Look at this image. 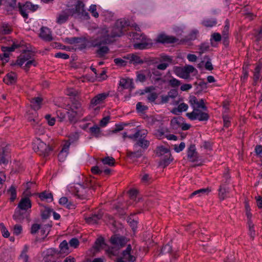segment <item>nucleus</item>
<instances>
[{"label":"nucleus","instance_id":"nucleus-1","mask_svg":"<svg viewBox=\"0 0 262 262\" xmlns=\"http://www.w3.org/2000/svg\"><path fill=\"white\" fill-rule=\"evenodd\" d=\"M128 26V22L126 20L124 19H118L112 28L110 35L108 34V31L106 29L102 30V33H103L104 35L94 41V46L98 47L102 45L110 43L112 42V38L120 37L126 31V28Z\"/></svg>","mask_w":262,"mask_h":262},{"label":"nucleus","instance_id":"nucleus-2","mask_svg":"<svg viewBox=\"0 0 262 262\" xmlns=\"http://www.w3.org/2000/svg\"><path fill=\"white\" fill-rule=\"evenodd\" d=\"M15 64L22 67L27 72L32 66L36 67L37 62L34 59L32 53L27 51L17 57Z\"/></svg>","mask_w":262,"mask_h":262},{"label":"nucleus","instance_id":"nucleus-3","mask_svg":"<svg viewBox=\"0 0 262 262\" xmlns=\"http://www.w3.org/2000/svg\"><path fill=\"white\" fill-rule=\"evenodd\" d=\"M90 181L86 180L84 184H77L72 190V192L81 200H88L92 194Z\"/></svg>","mask_w":262,"mask_h":262},{"label":"nucleus","instance_id":"nucleus-4","mask_svg":"<svg viewBox=\"0 0 262 262\" xmlns=\"http://www.w3.org/2000/svg\"><path fill=\"white\" fill-rule=\"evenodd\" d=\"M32 206L31 201L28 198H21L18 204L17 208L15 211L13 218L16 222H20L25 218V213L26 211L31 208Z\"/></svg>","mask_w":262,"mask_h":262},{"label":"nucleus","instance_id":"nucleus-5","mask_svg":"<svg viewBox=\"0 0 262 262\" xmlns=\"http://www.w3.org/2000/svg\"><path fill=\"white\" fill-rule=\"evenodd\" d=\"M33 148L40 156H48L51 150V147L39 138H36L33 143Z\"/></svg>","mask_w":262,"mask_h":262},{"label":"nucleus","instance_id":"nucleus-6","mask_svg":"<svg viewBox=\"0 0 262 262\" xmlns=\"http://www.w3.org/2000/svg\"><path fill=\"white\" fill-rule=\"evenodd\" d=\"M187 117L191 120H198L200 121H207L209 118L208 113L202 112L194 107L193 111L186 114Z\"/></svg>","mask_w":262,"mask_h":262},{"label":"nucleus","instance_id":"nucleus-7","mask_svg":"<svg viewBox=\"0 0 262 262\" xmlns=\"http://www.w3.org/2000/svg\"><path fill=\"white\" fill-rule=\"evenodd\" d=\"M193 72L197 73L198 71L191 65H186L183 68L179 67L176 69V74L179 77L185 79H188L190 74Z\"/></svg>","mask_w":262,"mask_h":262},{"label":"nucleus","instance_id":"nucleus-8","mask_svg":"<svg viewBox=\"0 0 262 262\" xmlns=\"http://www.w3.org/2000/svg\"><path fill=\"white\" fill-rule=\"evenodd\" d=\"M84 4L80 1H78L74 8H68L73 12L72 16L81 17L85 18L89 17V13L84 9Z\"/></svg>","mask_w":262,"mask_h":262},{"label":"nucleus","instance_id":"nucleus-9","mask_svg":"<svg viewBox=\"0 0 262 262\" xmlns=\"http://www.w3.org/2000/svg\"><path fill=\"white\" fill-rule=\"evenodd\" d=\"M133 38L134 40L141 39V42L136 43L134 45V48L135 49L143 50L147 48L149 43L147 41L148 39L145 35H140L137 33H133Z\"/></svg>","mask_w":262,"mask_h":262},{"label":"nucleus","instance_id":"nucleus-10","mask_svg":"<svg viewBox=\"0 0 262 262\" xmlns=\"http://www.w3.org/2000/svg\"><path fill=\"white\" fill-rule=\"evenodd\" d=\"M20 47V44L14 42L11 47H2V51L4 52L3 54H0V60L4 62H8L9 57V52L14 51L15 49Z\"/></svg>","mask_w":262,"mask_h":262},{"label":"nucleus","instance_id":"nucleus-11","mask_svg":"<svg viewBox=\"0 0 262 262\" xmlns=\"http://www.w3.org/2000/svg\"><path fill=\"white\" fill-rule=\"evenodd\" d=\"M127 239L124 236L114 235L111 236L110 238L111 243L116 246L119 249H121L125 246L127 243Z\"/></svg>","mask_w":262,"mask_h":262},{"label":"nucleus","instance_id":"nucleus-12","mask_svg":"<svg viewBox=\"0 0 262 262\" xmlns=\"http://www.w3.org/2000/svg\"><path fill=\"white\" fill-rule=\"evenodd\" d=\"M108 96L109 93L107 92L97 94L91 99L90 106L94 107L97 105L103 103Z\"/></svg>","mask_w":262,"mask_h":262},{"label":"nucleus","instance_id":"nucleus-13","mask_svg":"<svg viewBox=\"0 0 262 262\" xmlns=\"http://www.w3.org/2000/svg\"><path fill=\"white\" fill-rule=\"evenodd\" d=\"M73 12L67 9L58 13L56 17V23L59 25L65 23L70 16H72Z\"/></svg>","mask_w":262,"mask_h":262},{"label":"nucleus","instance_id":"nucleus-14","mask_svg":"<svg viewBox=\"0 0 262 262\" xmlns=\"http://www.w3.org/2000/svg\"><path fill=\"white\" fill-rule=\"evenodd\" d=\"M178 39L172 36L167 35L164 33H161L158 35L156 38L157 42L162 43H172L177 42Z\"/></svg>","mask_w":262,"mask_h":262},{"label":"nucleus","instance_id":"nucleus-15","mask_svg":"<svg viewBox=\"0 0 262 262\" xmlns=\"http://www.w3.org/2000/svg\"><path fill=\"white\" fill-rule=\"evenodd\" d=\"M132 248L130 245H128L126 249L121 253V257L128 262H134L136 257L132 254Z\"/></svg>","mask_w":262,"mask_h":262},{"label":"nucleus","instance_id":"nucleus-16","mask_svg":"<svg viewBox=\"0 0 262 262\" xmlns=\"http://www.w3.org/2000/svg\"><path fill=\"white\" fill-rule=\"evenodd\" d=\"M147 134L148 132L146 129H145V135L144 136H139V137L137 140L136 143L135 144L134 147H137V146H140L144 150L147 149L149 146V141L145 139Z\"/></svg>","mask_w":262,"mask_h":262},{"label":"nucleus","instance_id":"nucleus-17","mask_svg":"<svg viewBox=\"0 0 262 262\" xmlns=\"http://www.w3.org/2000/svg\"><path fill=\"white\" fill-rule=\"evenodd\" d=\"M187 157L191 162H195L198 160L199 156L194 145L191 144L187 150Z\"/></svg>","mask_w":262,"mask_h":262},{"label":"nucleus","instance_id":"nucleus-18","mask_svg":"<svg viewBox=\"0 0 262 262\" xmlns=\"http://www.w3.org/2000/svg\"><path fill=\"white\" fill-rule=\"evenodd\" d=\"M103 216V213L101 211L99 210L98 212L92 214L91 216L85 218V221L89 224H97Z\"/></svg>","mask_w":262,"mask_h":262},{"label":"nucleus","instance_id":"nucleus-19","mask_svg":"<svg viewBox=\"0 0 262 262\" xmlns=\"http://www.w3.org/2000/svg\"><path fill=\"white\" fill-rule=\"evenodd\" d=\"M124 59L129 60V63L142 64L144 61L138 55L134 54H129L123 57Z\"/></svg>","mask_w":262,"mask_h":262},{"label":"nucleus","instance_id":"nucleus-20","mask_svg":"<svg viewBox=\"0 0 262 262\" xmlns=\"http://www.w3.org/2000/svg\"><path fill=\"white\" fill-rule=\"evenodd\" d=\"M39 36L45 41H50L53 39L51 31L47 27L41 28Z\"/></svg>","mask_w":262,"mask_h":262},{"label":"nucleus","instance_id":"nucleus-21","mask_svg":"<svg viewBox=\"0 0 262 262\" xmlns=\"http://www.w3.org/2000/svg\"><path fill=\"white\" fill-rule=\"evenodd\" d=\"M4 82L7 84H12L16 81V74L14 72L8 73L4 78Z\"/></svg>","mask_w":262,"mask_h":262},{"label":"nucleus","instance_id":"nucleus-22","mask_svg":"<svg viewBox=\"0 0 262 262\" xmlns=\"http://www.w3.org/2000/svg\"><path fill=\"white\" fill-rule=\"evenodd\" d=\"M70 144L66 143L64 145L61 150L60 151L58 155V158L60 161H63L66 159L68 155Z\"/></svg>","mask_w":262,"mask_h":262},{"label":"nucleus","instance_id":"nucleus-23","mask_svg":"<svg viewBox=\"0 0 262 262\" xmlns=\"http://www.w3.org/2000/svg\"><path fill=\"white\" fill-rule=\"evenodd\" d=\"M42 99L37 97L32 99L31 100V106L34 110H38L42 104Z\"/></svg>","mask_w":262,"mask_h":262},{"label":"nucleus","instance_id":"nucleus-24","mask_svg":"<svg viewBox=\"0 0 262 262\" xmlns=\"http://www.w3.org/2000/svg\"><path fill=\"white\" fill-rule=\"evenodd\" d=\"M188 108V105L185 103H180L177 107L173 108L171 112L176 115H178L183 112L186 111Z\"/></svg>","mask_w":262,"mask_h":262},{"label":"nucleus","instance_id":"nucleus-25","mask_svg":"<svg viewBox=\"0 0 262 262\" xmlns=\"http://www.w3.org/2000/svg\"><path fill=\"white\" fill-rule=\"evenodd\" d=\"M183 121L182 117H176L171 120L170 124L173 129H177L181 127Z\"/></svg>","mask_w":262,"mask_h":262},{"label":"nucleus","instance_id":"nucleus-26","mask_svg":"<svg viewBox=\"0 0 262 262\" xmlns=\"http://www.w3.org/2000/svg\"><path fill=\"white\" fill-rule=\"evenodd\" d=\"M156 154L159 157L165 155L166 157L171 155L169 150L163 146H159L157 148Z\"/></svg>","mask_w":262,"mask_h":262},{"label":"nucleus","instance_id":"nucleus-27","mask_svg":"<svg viewBox=\"0 0 262 262\" xmlns=\"http://www.w3.org/2000/svg\"><path fill=\"white\" fill-rule=\"evenodd\" d=\"M145 129H137L136 132L132 135H129L127 136V138L134 140L137 141L139 136H144L145 135Z\"/></svg>","mask_w":262,"mask_h":262},{"label":"nucleus","instance_id":"nucleus-28","mask_svg":"<svg viewBox=\"0 0 262 262\" xmlns=\"http://www.w3.org/2000/svg\"><path fill=\"white\" fill-rule=\"evenodd\" d=\"M210 191V190L209 188H202L193 192L190 195V197H192L194 195H198V196H203L207 195L209 192Z\"/></svg>","mask_w":262,"mask_h":262},{"label":"nucleus","instance_id":"nucleus-29","mask_svg":"<svg viewBox=\"0 0 262 262\" xmlns=\"http://www.w3.org/2000/svg\"><path fill=\"white\" fill-rule=\"evenodd\" d=\"M202 24L206 27H212L217 24V21L215 18H207L202 21Z\"/></svg>","mask_w":262,"mask_h":262},{"label":"nucleus","instance_id":"nucleus-30","mask_svg":"<svg viewBox=\"0 0 262 262\" xmlns=\"http://www.w3.org/2000/svg\"><path fill=\"white\" fill-rule=\"evenodd\" d=\"M59 203L60 205L66 206L69 209L73 208L74 205L70 201H69L67 197H62L59 199Z\"/></svg>","mask_w":262,"mask_h":262},{"label":"nucleus","instance_id":"nucleus-31","mask_svg":"<svg viewBox=\"0 0 262 262\" xmlns=\"http://www.w3.org/2000/svg\"><path fill=\"white\" fill-rule=\"evenodd\" d=\"M38 196L42 201L45 200H50V201L52 202L53 200L52 194L50 192H48L46 191H43L42 192L39 193Z\"/></svg>","mask_w":262,"mask_h":262},{"label":"nucleus","instance_id":"nucleus-32","mask_svg":"<svg viewBox=\"0 0 262 262\" xmlns=\"http://www.w3.org/2000/svg\"><path fill=\"white\" fill-rule=\"evenodd\" d=\"M68 118L70 122H75L76 121V116H81V115L78 113V112L69 110L68 112Z\"/></svg>","mask_w":262,"mask_h":262},{"label":"nucleus","instance_id":"nucleus-33","mask_svg":"<svg viewBox=\"0 0 262 262\" xmlns=\"http://www.w3.org/2000/svg\"><path fill=\"white\" fill-rule=\"evenodd\" d=\"M12 31L11 27L8 24H3L1 28V33L2 34H9Z\"/></svg>","mask_w":262,"mask_h":262},{"label":"nucleus","instance_id":"nucleus-34","mask_svg":"<svg viewBox=\"0 0 262 262\" xmlns=\"http://www.w3.org/2000/svg\"><path fill=\"white\" fill-rule=\"evenodd\" d=\"M59 248L60 253L68 254L69 253L68 243L66 240L60 243Z\"/></svg>","mask_w":262,"mask_h":262},{"label":"nucleus","instance_id":"nucleus-35","mask_svg":"<svg viewBox=\"0 0 262 262\" xmlns=\"http://www.w3.org/2000/svg\"><path fill=\"white\" fill-rule=\"evenodd\" d=\"M29 247L27 245H25L23 248V250L21 253L20 255V258L23 260L24 262H29V256L27 254V253L28 251Z\"/></svg>","mask_w":262,"mask_h":262},{"label":"nucleus","instance_id":"nucleus-36","mask_svg":"<svg viewBox=\"0 0 262 262\" xmlns=\"http://www.w3.org/2000/svg\"><path fill=\"white\" fill-rule=\"evenodd\" d=\"M142 155V151L138 150L135 151H127V156L130 159L138 158Z\"/></svg>","mask_w":262,"mask_h":262},{"label":"nucleus","instance_id":"nucleus-37","mask_svg":"<svg viewBox=\"0 0 262 262\" xmlns=\"http://www.w3.org/2000/svg\"><path fill=\"white\" fill-rule=\"evenodd\" d=\"M119 249H119V248H118L116 246H114L109 247L107 250H106V252L110 257L112 256H116L118 254V250Z\"/></svg>","mask_w":262,"mask_h":262},{"label":"nucleus","instance_id":"nucleus-38","mask_svg":"<svg viewBox=\"0 0 262 262\" xmlns=\"http://www.w3.org/2000/svg\"><path fill=\"white\" fill-rule=\"evenodd\" d=\"M18 9L20 14L23 16L24 18L27 19L28 18V13L29 12L28 9L25 8V4L21 5V4L18 3Z\"/></svg>","mask_w":262,"mask_h":262},{"label":"nucleus","instance_id":"nucleus-39","mask_svg":"<svg viewBox=\"0 0 262 262\" xmlns=\"http://www.w3.org/2000/svg\"><path fill=\"white\" fill-rule=\"evenodd\" d=\"M146 70L137 72L136 80L143 82L145 81L146 77H148L147 74L145 72Z\"/></svg>","mask_w":262,"mask_h":262},{"label":"nucleus","instance_id":"nucleus-40","mask_svg":"<svg viewBox=\"0 0 262 262\" xmlns=\"http://www.w3.org/2000/svg\"><path fill=\"white\" fill-rule=\"evenodd\" d=\"M104 165H108L110 166H114L115 164V159L112 157H106L101 160Z\"/></svg>","mask_w":262,"mask_h":262},{"label":"nucleus","instance_id":"nucleus-41","mask_svg":"<svg viewBox=\"0 0 262 262\" xmlns=\"http://www.w3.org/2000/svg\"><path fill=\"white\" fill-rule=\"evenodd\" d=\"M219 191V195L220 199L222 200H224L226 198L227 194L228 193V190L226 189L225 187L221 185L220 187Z\"/></svg>","mask_w":262,"mask_h":262},{"label":"nucleus","instance_id":"nucleus-42","mask_svg":"<svg viewBox=\"0 0 262 262\" xmlns=\"http://www.w3.org/2000/svg\"><path fill=\"white\" fill-rule=\"evenodd\" d=\"M103 245H104V238L101 237L96 239L93 247L96 250H99L102 247Z\"/></svg>","mask_w":262,"mask_h":262},{"label":"nucleus","instance_id":"nucleus-43","mask_svg":"<svg viewBox=\"0 0 262 262\" xmlns=\"http://www.w3.org/2000/svg\"><path fill=\"white\" fill-rule=\"evenodd\" d=\"M70 110L78 112V113L81 115H83V110L81 107V104L79 103L73 104Z\"/></svg>","mask_w":262,"mask_h":262},{"label":"nucleus","instance_id":"nucleus-44","mask_svg":"<svg viewBox=\"0 0 262 262\" xmlns=\"http://www.w3.org/2000/svg\"><path fill=\"white\" fill-rule=\"evenodd\" d=\"M225 25L224 27L222 34V36H225V37H226V36H229L230 25L229 20L228 19H227L225 20Z\"/></svg>","mask_w":262,"mask_h":262},{"label":"nucleus","instance_id":"nucleus-45","mask_svg":"<svg viewBox=\"0 0 262 262\" xmlns=\"http://www.w3.org/2000/svg\"><path fill=\"white\" fill-rule=\"evenodd\" d=\"M8 192L10 194V200L13 202L16 198V188L12 185L8 190Z\"/></svg>","mask_w":262,"mask_h":262},{"label":"nucleus","instance_id":"nucleus-46","mask_svg":"<svg viewBox=\"0 0 262 262\" xmlns=\"http://www.w3.org/2000/svg\"><path fill=\"white\" fill-rule=\"evenodd\" d=\"M108 50L109 49L106 46L100 47L99 49L97 50V53L100 57H102L108 53Z\"/></svg>","mask_w":262,"mask_h":262},{"label":"nucleus","instance_id":"nucleus-47","mask_svg":"<svg viewBox=\"0 0 262 262\" xmlns=\"http://www.w3.org/2000/svg\"><path fill=\"white\" fill-rule=\"evenodd\" d=\"M130 83L129 79L121 78L120 80L119 85L124 89H127L130 86Z\"/></svg>","mask_w":262,"mask_h":262},{"label":"nucleus","instance_id":"nucleus-48","mask_svg":"<svg viewBox=\"0 0 262 262\" xmlns=\"http://www.w3.org/2000/svg\"><path fill=\"white\" fill-rule=\"evenodd\" d=\"M249 235L251 238L253 239L254 236L255 235V230L254 229V224H253L252 221H250L248 224Z\"/></svg>","mask_w":262,"mask_h":262},{"label":"nucleus","instance_id":"nucleus-49","mask_svg":"<svg viewBox=\"0 0 262 262\" xmlns=\"http://www.w3.org/2000/svg\"><path fill=\"white\" fill-rule=\"evenodd\" d=\"M145 72L148 75V77H149L150 79L151 80L152 82H154L156 83V82H158L159 81L161 80V78L156 76H152V74H151L150 71L149 70H147L145 71Z\"/></svg>","mask_w":262,"mask_h":262},{"label":"nucleus","instance_id":"nucleus-50","mask_svg":"<svg viewBox=\"0 0 262 262\" xmlns=\"http://www.w3.org/2000/svg\"><path fill=\"white\" fill-rule=\"evenodd\" d=\"M25 8H27L29 12H34L37 9L38 6L37 5H33L30 2H26L25 4Z\"/></svg>","mask_w":262,"mask_h":262},{"label":"nucleus","instance_id":"nucleus-51","mask_svg":"<svg viewBox=\"0 0 262 262\" xmlns=\"http://www.w3.org/2000/svg\"><path fill=\"white\" fill-rule=\"evenodd\" d=\"M0 227H1V231L2 233L3 236L4 237H8L10 235L9 232L7 229L6 227L5 226L4 223H2L0 224Z\"/></svg>","mask_w":262,"mask_h":262},{"label":"nucleus","instance_id":"nucleus-52","mask_svg":"<svg viewBox=\"0 0 262 262\" xmlns=\"http://www.w3.org/2000/svg\"><path fill=\"white\" fill-rule=\"evenodd\" d=\"M194 107H195V108H196L198 109L202 108L204 111L207 110V107L205 105V103H204L203 99H201L199 101L198 100V102H197L196 106H193V108H194Z\"/></svg>","mask_w":262,"mask_h":262},{"label":"nucleus","instance_id":"nucleus-53","mask_svg":"<svg viewBox=\"0 0 262 262\" xmlns=\"http://www.w3.org/2000/svg\"><path fill=\"white\" fill-rule=\"evenodd\" d=\"M261 67L259 66H257L254 69L253 79L254 81H257L259 79L260 76V71Z\"/></svg>","mask_w":262,"mask_h":262},{"label":"nucleus","instance_id":"nucleus-54","mask_svg":"<svg viewBox=\"0 0 262 262\" xmlns=\"http://www.w3.org/2000/svg\"><path fill=\"white\" fill-rule=\"evenodd\" d=\"M138 191L136 189H131L128 191V195L130 200L136 201Z\"/></svg>","mask_w":262,"mask_h":262},{"label":"nucleus","instance_id":"nucleus-55","mask_svg":"<svg viewBox=\"0 0 262 262\" xmlns=\"http://www.w3.org/2000/svg\"><path fill=\"white\" fill-rule=\"evenodd\" d=\"M151 177L147 173L144 174L141 178V181L143 183L148 184L151 181Z\"/></svg>","mask_w":262,"mask_h":262},{"label":"nucleus","instance_id":"nucleus-56","mask_svg":"<svg viewBox=\"0 0 262 262\" xmlns=\"http://www.w3.org/2000/svg\"><path fill=\"white\" fill-rule=\"evenodd\" d=\"M89 11L94 17L97 18L99 16L98 13L96 11V6L95 5H92L90 7Z\"/></svg>","mask_w":262,"mask_h":262},{"label":"nucleus","instance_id":"nucleus-57","mask_svg":"<svg viewBox=\"0 0 262 262\" xmlns=\"http://www.w3.org/2000/svg\"><path fill=\"white\" fill-rule=\"evenodd\" d=\"M169 84L172 87H177L180 85V82L178 79L172 78L169 80Z\"/></svg>","mask_w":262,"mask_h":262},{"label":"nucleus","instance_id":"nucleus-58","mask_svg":"<svg viewBox=\"0 0 262 262\" xmlns=\"http://www.w3.org/2000/svg\"><path fill=\"white\" fill-rule=\"evenodd\" d=\"M185 147V143L181 142L179 145H174V149L176 152H179L182 151L184 149Z\"/></svg>","mask_w":262,"mask_h":262},{"label":"nucleus","instance_id":"nucleus-59","mask_svg":"<svg viewBox=\"0 0 262 262\" xmlns=\"http://www.w3.org/2000/svg\"><path fill=\"white\" fill-rule=\"evenodd\" d=\"M90 130L92 134L95 135L96 136H97L100 132V128L97 125H94L91 127Z\"/></svg>","mask_w":262,"mask_h":262},{"label":"nucleus","instance_id":"nucleus-60","mask_svg":"<svg viewBox=\"0 0 262 262\" xmlns=\"http://www.w3.org/2000/svg\"><path fill=\"white\" fill-rule=\"evenodd\" d=\"M79 244V241L76 238H73L69 241L70 246L75 248L78 246Z\"/></svg>","mask_w":262,"mask_h":262},{"label":"nucleus","instance_id":"nucleus-61","mask_svg":"<svg viewBox=\"0 0 262 262\" xmlns=\"http://www.w3.org/2000/svg\"><path fill=\"white\" fill-rule=\"evenodd\" d=\"M157 97L158 94L156 92H152L148 95L147 99L150 102H154Z\"/></svg>","mask_w":262,"mask_h":262},{"label":"nucleus","instance_id":"nucleus-62","mask_svg":"<svg viewBox=\"0 0 262 262\" xmlns=\"http://www.w3.org/2000/svg\"><path fill=\"white\" fill-rule=\"evenodd\" d=\"M40 228V225L38 224H34L32 225L31 228V233L32 234H35Z\"/></svg>","mask_w":262,"mask_h":262},{"label":"nucleus","instance_id":"nucleus-63","mask_svg":"<svg viewBox=\"0 0 262 262\" xmlns=\"http://www.w3.org/2000/svg\"><path fill=\"white\" fill-rule=\"evenodd\" d=\"M127 223L129 224L133 230H135L137 227V222L130 217L127 219Z\"/></svg>","mask_w":262,"mask_h":262},{"label":"nucleus","instance_id":"nucleus-64","mask_svg":"<svg viewBox=\"0 0 262 262\" xmlns=\"http://www.w3.org/2000/svg\"><path fill=\"white\" fill-rule=\"evenodd\" d=\"M22 231V227L20 225H15L13 229V233L16 235H18Z\"/></svg>","mask_w":262,"mask_h":262}]
</instances>
